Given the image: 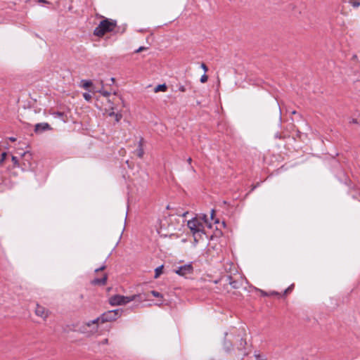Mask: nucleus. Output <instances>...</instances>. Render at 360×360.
Masks as SVG:
<instances>
[{
  "mask_svg": "<svg viewBox=\"0 0 360 360\" xmlns=\"http://www.w3.org/2000/svg\"><path fill=\"white\" fill-rule=\"evenodd\" d=\"M205 224H207L206 215L202 218L195 217L188 221L187 226L193 233L195 242H198L205 234Z\"/></svg>",
  "mask_w": 360,
  "mask_h": 360,
  "instance_id": "obj_1",
  "label": "nucleus"
},
{
  "mask_svg": "<svg viewBox=\"0 0 360 360\" xmlns=\"http://www.w3.org/2000/svg\"><path fill=\"white\" fill-rule=\"evenodd\" d=\"M116 27V20L105 18L101 20L99 25L94 29V34L96 37H102L105 34L113 32Z\"/></svg>",
  "mask_w": 360,
  "mask_h": 360,
  "instance_id": "obj_2",
  "label": "nucleus"
},
{
  "mask_svg": "<svg viewBox=\"0 0 360 360\" xmlns=\"http://www.w3.org/2000/svg\"><path fill=\"white\" fill-rule=\"evenodd\" d=\"M122 311L119 309L115 310H110L104 312L101 315V316L97 319L93 320L91 321L92 323H96L98 322L105 323L110 322L117 319L118 317L121 316Z\"/></svg>",
  "mask_w": 360,
  "mask_h": 360,
  "instance_id": "obj_3",
  "label": "nucleus"
},
{
  "mask_svg": "<svg viewBox=\"0 0 360 360\" xmlns=\"http://www.w3.org/2000/svg\"><path fill=\"white\" fill-rule=\"evenodd\" d=\"M135 299V295L131 296H124L115 295L109 298V303L112 306L122 305L129 303Z\"/></svg>",
  "mask_w": 360,
  "mask_h": 360,
  "instance_id": "obj_4",
  "label": "nucleus"
},
{
  "mask_svg": "<svg viewBox=\"0 0 360 360\" xmlns=\"http://www.w3.org/2000/svg\"><path fill=\"white\" fill-rule=\"evenodd\" d=\"M32 153L29 151L24 152L21 158V169L23 171L32 169Z\"/></svg>",
  "mask_w": 360,
  "mask_h": 360,
  "instance_id": "obj_5",
  "label": "nucleus"
},
{
  "mask_svg": "<svg viewBox=\"0 0 360 360\" xmlns=\"http://www.w3.org/2000/svg\"><path fill=\"white\" fill-rule=\"evenodd\" d=\"M174 272L179 276H187L193 274V267L191 264H184L174 269Z\"/></svg>",
  "mask_w": 360,
  "mask_h": 360,
  "instance_id": "obj_6",
  "label": "nucleus"
},
{
  "mask_svg": "<svg viewBox=\"0 0 360 360\" xmlns=\"http://www.w3.org/2000/svg\"><path fill=\"white\" fill-rule=\"evenodd\" d=\"M35 314L37 316L41 317L45 320L49 316V311L44 307L41 306L39 304H37L35 309Z\"/></svg>",
  "mask_w": 360,
  "mask_h": 360,
  "instance_id": "obj_7",
  "label": "nucleus"
},
{
  "mask_svg": "<svg viewBox=\"0 0 360 360\" xmlns=\"http://www.w3.org/2000/svg\"><path fill=\"white\" fill-rule=\"evenodd\" d=\"M50 129H51V127L46 122L38 123L34 126V132L37 134H39Z\"/></svg>",
  "mask_w": 360,
  "mask_h": 360,
  "instance_id": "obj_8",
  "label": "nucleus"
},
{
  "mask_svg": "<svg viewBox=\"0 0 360 360\" xmlns=\"http://www.w3.org/2000/svg\"><path fill=\"white\" fill-rule=\"evenodd\" d=\"M108 280V275L104 274L102 278H94L91 281V283L94 285H104L106 284Z\"/></svg>",
  "mask_w": 360,
  "mask_h": 360,
  "instance_id": "obj_9",
  "label": "nucleus"
},
{
  "mask_svg": "<svg viewBox=\"0 0 360 360\" xmlns=\"http://www.w3.org/2000/svg\"><path fill=\"white\" fill-rule=\"evenodd\" d=\"M164 221L167 222V219L166 217L160 220L159 226L157 228V230L159 234L166 236L168 233H164V231L166 229L165 224L163 223Z\"/></svg>",
  "mask_w": 360,
  "mask_h": 360,
  "instance_id": "obj_10",
  "label": "nucleus"
},
{
  "mask_svg": "<svg viewBox=\"0 0 360 360\" xmlns=\"http://www.w3.org/2000/svg\"><path fill=\"white\" fill-rule=\"evenodd\" d=\"M143 145H144V141L143 139H140L139 141V149L136 151V155L139 158H142L144 154V149H143Z\"/></svg>",
  "mask_w": 360,
  "mask_h": 360,
  "instance_id": "obj_11",
  "label": "nucleus"
},
{
  "mask_svg": "<svg viewBox=\"0 0 360 360\" xmlns=\"http://www.w3.org/2000/svg\"><path fill=\"white\" fill-rule=\"evenodd\" d=\"M226 282L232 286L233 288H238V283L236 281H233V278L231 276H228L226 278Z\"/></svg>",
  "mask_w": 360,
  "mask_h": 360,
  "instance_id": "obj_12",
  "label": "nucleus"
},
{
  "mask_svg": "<svg viewBox=\"0 0 360 360\" xmlns=\"http://www.w3.org/2000/svg\"><path fill=\"white\" fill-rule=\"evenodd\" d=\"M52 115L55 117H58L60 118L61 120H63L64 122L66 121L65 120V115L64 112H59V111H57V112H53L52 113Z\"/></svg>",
  "mask_w": 360,
  "mask_h": 360,
  "instance_id": "obj_13",
  "label": "nucleus"
},
{
  "mask_svg": "<svg viewBox=\"0 0 360 360\" xmlns=\"http://www.w3.org/2000/svg\"><path fill=\"white\" fill-rule=\"evenodd\" d=\"M82 87L85 89H88L90 86L93 85V83L91 80H82Z\"/></svg>",
  "mask_w": 360,
  "mask_h": 360,
  "instance_id": "obj_14",
  "label": "nucleus"
},
{
  "mask_svg": "<svg viewBox=\"0 0 360 360\" xmlns=\"http://www.w3.org/2000/svg\"><path fill=\"white\" fill-rule=\"evenodd\" d=\"M167 87L166 84H159L155 88V92L158 91H165L167 90Z\"/></svg>",
  "mask_w": 360,
  "mask_h": 360,
  "instance_id": "obj_15",
  "label": "nucleus"
},
{
  "mask_svg": "<svg viewBox=\"0 0 360 360\" xmlns=\"http://www.w3.org/2000/svg\"><path fill=\"white\" fill-rule=\"evenodd\" d=\"M162 269H163V265H161L155 269V276H154L155 278H158L160 276V274L162 273Z\"/></svg>",
  "mask_w": 360,
  "mask_h": 360,
  "instance_id": "obj_16",
  "label": "nucleus"
},
{
  "mask_svg": "<svg viewBox=\"0 0 360 360\" xmlns=\"http://www.w3.org/2000/svg\"><path fill=\"white\" fill-rule=\"evenodd\" d=\"M12 162L13 163L14 167H21V162L18 160V158L15 156H12Z\"/></svg>",
  "mask_w": 360,
  "mask_h": 360,
  "instance_id": "obj_17",
  "label": "nucleus"
},
{
  "mask_svg": "<svg viewBox=\"0 0 360 360\" xmlns=\"http://www.w3.org/2000/svg\"><path fill=\"white\" fill-rule=\"evenodd\" d=\"M349 2L354 8H357V7H359L360 6V0H349Z\"/></svg>",
  "mask_w": 360,
  "mask_h": 360,
  "instance_id": "obj_18",
  "label": "nucleus"
},
{
  "mask_svg": "<svg viewBox=\"0 0 360 360\" xmlns=\"http://www.w3.org/2000/svg\"><path fill=\"white\" fill-rule=\"evenodd\" d=\"M294 288V284L290 285L285 291H284V295H286L287 294L290 293Z\"/></svg>",
  "mask_w": 360,
  "mask_h": 360,
  "instance_id": "obj_19",
  "label": "nucleus"
},
{
  "mask_svg": "<svg viewBox=\"0 0 360 360\" xmlns=\"http://www.w3.org/2000/svg\"><path fill=\"white\" fill-rule=\"evenodd\" d=\"M99 92L103 95L105 97H108L110 95V93L107 91H105L103 89H101L99 90Z\"/></svg>",
  "mask_w": 360,
  "mask_h": 360,
  "instance_id": "obj_20",
  "label": "nucleus"
},
{
  "mask_svg": "<svg viewBox=\"0 0 360 360\" xmlns=\"http://www.w3.org/2000/svg\"><path fill=\"white\" fill-rule=\"evenodd\" d=\"M150 293H151L154 297H162V295L160 292H157V291L152 290V291L150 292Z\"/></svg>",
  "mask_w": 360,
  "mask_h": 360,
  "instance_id": "obj_21",
  "label": "nucleus"
},
{
  "mask_svg": "<svg viewBox=\"0 0 360 360\" xmlns=\"http://www.w3.org/2000/svg\"><path fill=\"white\" fill-rule=\"evenodd\" d=\"M83 97L86 101H89L91 99V96L89 93H84Z\"/></svg>",
  "mask_w": 360,
  "mask_h": 360,
  "instance_id": "obj_22",
  "label": "nucleus"
},
{
  "mask_svg": "<svg viewBox=\"0 0 360 360\" xmlns=\"http://www.w3.org/2000/svg\"><path fill=\"white\" fill-rule=\"evenodd\" d=\"M207 79H208V77L207 75L204 74L203 75H202L201 78H200V82L202 83H205L207 81Z\"/></svg>",
  "mask_w": 360,
  "mask_h": 360,
  "instance_id": "obj_23",
  "label": "nucleus"
},
{
  "mask_svg": "<svg viewBox=\"0 0 360 360\" xmlns=\"http://www.w3.org/2000/svg\"><path fill=\"white\" fill-rule=\"evenodd\" d=\"M6 157V153H5V152L2 153L1 157V159H0V165L4 162V161L5 160Z\"/></svg>",
  "mask_w": 360,
  "mask_h": 360,
  "instance_id": "obj_24",
  "label": "nucleus"
},
{
  "mask_svg": "<svg viewBox=\"0 0 360 360\" xmlns=\"http://www.w3.org/2000/svg\"><path fill=\"white\" fill-rule=\"evenodd\" d=\"M148 49V47H146V46H140L139 48H138L136 49V53H139V52H141L143 51H145V50H147Z\"/></svg>",
  "mask_w": 360,
  "mask_h": 360,
  "instance_id": "obj_25",
  "label": "nucleus"
},
{
  "mask_svg": "<svg viewBox=\"0 0 360 360\" xmlns=\"http://www.w3.org/2000/svg\"><path fill=\"white\" fill-rule=\"evenodd\" d=\"M178 88L179 90L181 92H185L186 91V86L182 84H179Z\"/></svg>",
  "mask_w": 360,
  "mask_h": 360,
  "instance_id": "obj_26",
  "label": "nucleus"
},
{
  "mask_svg": "<svg viewBox=\"0 0 360 360\" xmlns=\"http://www.w3.org/2000/svg\"><path fill=\"white\" fill-rule=\"evenodd\" d=\"M105 268H106L105 265H103V266H101V267L96 269H95V272H96V273H97V272H98V271H103V270H104Z\"/></svg>",
  "mask_w": 360,
  "mask_h": 360,
  "instance_id": "obj_27",
  "label": "nucleus"
},
{
  "mask_svg": "<svg viewBox=\"0 0 360 360\" xmlns=\"http://www.w3.org/2000/svg\"><path fill=\"white\" fill-rule=\"evenodd\" d=\"M201 68L205 72H207L208 70V68L205 63L201 64Z\"/></svg>",
  "mask_w": 360,
  "mask_h": 360,
  "instance_id": "obj_28",
  "label": "nucleus"
},
{
  "mask_svg": "<svg viewBox=\"0 0 360 360\" xmlns=\"http://www.w3.org/2000/svg\"><path fill=\"white\" fill-rule=\"evenodd\" d=\"M246 344L245 341L242 338L240 339V347H244V345Z\"/></svg>",
  "mask_w": 360,
  "mask_h": 360,
  "instance_id": "obj_29",
  "label": "nucleus"
},
{
  "mask_svg": "<svg viewBox=\"0 0 360 360\" xmlns=\"http://www.w3.org/2000/svg\"><path fill=\"white\" fill-rule=\"evenodd\" d=\"M255 357H256V359L257 360H266V359H264L261 355L258 354V355H255Z\"/></svg>",
  "mask_w": 360,
  "mask_h": 360,
  "instance_id": "obj_30",
  "label": "nucleus"
},
{
  "mask_svg": "<svg viewBox=\"0 0 360 360\" xmlns=\"http://www.w3.org/2000/svg\"><path fill=\"white\" fill-rule=\"evenodd\" d=\"M269 295H279L277 292H275V291H272V292H270L269 293Z\"/></svg>",
  "mask_w": 360,
  "mask_h": 360,
  "instance_id": "obj_31",
  "label": "nucleus"
},
{
  "mask_svg": "<svg viewBox=\"0 0 360 360\" xmlns=\"http://www.w3.org/2000/svg\"><path fill=\"white\" fill-rule=\"evenodd\" d=\"M9 140H10L11 141H12V142H14V141H16V139H15V137H10V138H9Z\"/></svg>",
  "mask_w": 360,
  "mask_h": 360,
  "instance_id": "obj_32",
  "label": "nucleus"
},
{
  "mask_svg": "<svg viewBox=\"0 0 360 360\" xmlns=\"http://www.w3.org/2000/svg\"><path fill=\"white\" fill-rule=\"evenodd\" d=\"M187 162H188V164H191V162H192L191 158H188V160H187Z\"/></svg>",
  "mask_w": 360,
  "mask_h": 360,
  "instance_id": "obj_33",
  "label": "nucleus"
},
{
  "mask_svg": "<svg viewBox=\"0 0 360 360\" xmlns=\"http://www.w3.org/2000/svg\"><path fill=\"white\" fill-rule=\"evenodd\" d=\"M262 294L263 295H264V296H268V295H269L268 293L264 292V291H262Z\"/></svg>",
  "mask_w": 360,
  "mask_h": 360,
  "instance_id": "obj_34",
  "label": "nucleus"
},
{
  "mask_svg": "<svg viewBox=\"0 0 360 360\" xmlns=\"http://www.w3.org/2000/svg\"><path fill=\"white\" fill-rule=\"evenodd\" d=\"M214 213V210H212V214H211V217H212V219H213Z\"/></svg>",
  "mask_w": 360,
  "mask_h": 360,
  "instance_id": "obj_35",
  "label": "nucleus"
},
{
  "mask_svg": "<svg viewBox=\"0 0 360 360\" xmlns=\"http://www.w3.org/2000/svg\"><path fill=\"white\" fill-rule=\"evenodd\" d=\"M226 351H227V352L230 351V347H227V348H226Z\"/></svg>",
  "mask_w": 360,
  "mask_h": 360,
  "instance_id": "obj_36",
  "label": "nucleus"
},
{
  "mask_svg": "<svg viewBox=\"0 0 360 360\" xmlns=\"http://www.w3.org/2000/svg\"><path fill=\"white\" fill-rule=\"evenodd\" d=\"M39 2H46L44 0H38Z\"/></svg>",
  "mask_w": 360,
  "mask_h": 360,
  "instance_id": "obj_37",
  "label": "nucleus"
},
{
  "mask_svg": "<svg viewBox=\"0 0 360 360\" xmlns=\"http://www.w3.org/2000/svg\"><path fill=\"white\" fill-rule=\"evenodd\" d=\"M352 122L356 123V120H352Z\"/></svg>",
  "mask_w": 360,
  "mask_h": 360,
  "instance_id": "obj_38",
  "label": "nucleus"
},
{
  "mask_svg": "<svg viewBox=\"0 0 360 360\" xmlns=\"http://www.w3.org/2000/svg\"><path fill=\"white\" fill-rule=\"evenodd\" d=\"M115 79L113 77L111 78V81L114 82Z\"/></svg>",
  "mask_w": 360,
  "mask_h": 360,
  "instance_id": "obj_39",
  "label": "nucleus"
},
{
  "mask_svg": "<svg viewBox=\"0 0 360 360\" xmlns=\"http://www.w3.org/2000/svg\"><path fill=\"white\" fill-rule=\"evenodd\" d=\"M104 342H108V340H107V339H105V340H104Z\"/></svg>",
  "mask_w": 360,
  "mask_h": 360,
  "instance_id": "obj_40",
  "label": "nucleus"
}]
</instances>
